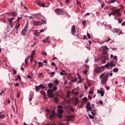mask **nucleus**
<instances>
[{"label": "nucleus", "mask_w": 125, "mask_h": 125, "mask_svg": "<svg viewBox=\"0 0 125 125\" xmlns=\"http://www.w3.org/2000/svg\"><path fill=\"white\" fill-rule=\"evenodd\" d=\"M109 73H106L105 72L103 73L99 76L100 79H102L101 83L102 84H105L107 82L108 78Z\"/></svg>", "instance_id": "obj_1"}, {"label": "nucleus", "mask_w": 125, "mask_h": 125, "mask_svg": "<svg viewBox=\"0 0 125 125\" xmlns=\"http://www.w3.org/2000/svg\"><path fill=\"white\" fill-rule=\"evenodd\" d=\"M105 68L104 66H102L101 67H98L94 69V72L96 73H100L103 72Z\"/></svg>", "instance_id": "obj_2"}, {"label": "nucleus", "mask_w": 125, "mask_h": 125, "mask_svg": "<svg viewBox=\"0 0 125 125\" xmlns=\"http://www.w3.org/2000/svg\"><path fill=\"white\" fill-rule=\"evenodd\" d=\"M28 24L27 23L23 29L22 30L21 34L22 35L24 36L26 34L28 27Z\"/></svg>", "instance_id": "obj_3"}, {"label": "nucleus", "mask_w": 125, "mask_h": 125, "mask_svg": "<svg viewBox=\"0 0 125 125\" xmlns=\"http://www.w3.org/2000/svg\"><path fill=\"white\" fill-rule=\"evenodd\" d=\"M109 50L107 47L106 45L104 46L102 48V53L104 55L106 54L107 51Z\"/></svg>", "instance_id": "obj_4"}, {"label": "nucleus", "mask_w": 125, "mask_h": 125, "mask_svg": "<svg viewBox=\"0 0 125 125\" xmlns=\"http://www.w3.org/2000/svg\"><path fill=\"white\" fill-rule=\"evenodd\" d=\"M90 103L88 102H87L86 104V108H87V110L88 111H91V109L94 108V104H93L92 105L93 107H92L91 106H90Z\"/></svg>", "instance_id": "obj_5"}, {"label": "nucleus", "mask_w": 125, "mask_h": 125, "mask_svg": "<svg viewBox=\"0 0 125 125\" xmlns=\"http://www.w3.org/2000/svg\"><path fill=\"white\" fill-rule=\"evenodd\" d=\"M55 12L57 13L60 14H63L64 13L63 11L59 9H57L55 10Z\"/></svg>", "instance_id": "obj_6"}, {"label": "nucleus", "mask_w": 125, "mask_h": 125, "mask_svg": "<svg viewBox=\"0 0 125 125\" xmlns=\"http://www.w3.org/2000/svg\"><path fill=\"white\" fill-rule=\"evenodd\" d=\"M33 24L35 26H38L40 25L42 23L39 21H35L33 22Z\"/></svg>", "instance_id": "obj_7"}, {"label": "nucleus", "mask_w": 125, "mask_h": 125, "mask_svg": "<svg viewBox=\"0 0 125 125\" xmlns=\"http://www.w3.org/2000/svg\"><path fill=\"white\" fill-rule=\"evenodd\" d=\"M36 2L40 6L42 7H44L45 6V5L43 3L39 0L36 1Z\"/></svg>", "instance_id": "obj_8"}, {"label": "nucleus", "mask_w": 125, "mask_h": 125, "mask_svg": "<svg viewBox=\"0 0 125 125\" xmlns=\"http://www.w3.org/2000/svg\"><path fill=\"white\" fill-rule=\"evenodd\" d=\"M49 118L50 119H52L54 117L55 115V113L54 111H52L49 114Z\"/></svg>", "instance_id": "obj_9"}, {"label": "nucleus", "mask_w": 125, "mask_h": 125, "mask_svg": "<svg viewBox=\"0 0 125 125\" xmlns=\"http://www.w3.org/2000/svg\"><path fill=\"white\" fill-rule=\"evenodd\" d=\"M112 10L113 11V12H114L115 14L117 13V12H119L120 10V9H117L114 8L113 7H112Z\"/></svg>", "instance_id": "obj_10"}, {"label": "nucleus", "mask_w": 125, "mask_h": 125, "mask_svg": "<svg viewBox=\"0 0 125 125\" xmlns=\"http://www.w3.org/2000/svg\"><path fill=\"white\" fill-rule=\"evenodd\" d=\"M112 32L114 33H116L118 34L119 31V29L115 28H113L111 30Z\"/></svg>", "instance_id": "obj_11"}, {"label": "nucleus", "mask_w": 125, "mask_h": 125, "mask_svg": "<svg viewBox=\"0 0 125 125\" xmlns=\"http://www.w3.org/2000/svg\"><path fill=\"white\" fill-rule=\"evenodd\" d=\"M97 93L98 94H100L101 96H103L104 94V91L102 90L100 91L99 89L97 90Z\"/></svg>", "instance_id": "obj_12"}, {"label": "nucleus", "mask_w": 125, "mask_h": 125, "mask_svg": "<svg viewBox=\"0 0 125 125\" xmlns=\"http://www.w3.org/2000/svg\"><path fill=\"white\" fill-rule=\"evenodd\" d=\"M75 32V25H73L72 28L71 32L72 34H74Z\"/></svg>", "instance_id": "obj_13"}, {"label": "nucleus", "mask_w": 125, "mask_h": 125, "mask_svg": "<svg viewBox=\"0 0 125 125\" xmlns=\"http://www.w3.org/2000/svg\"><path fill=\"white\" fill-rule=\"evenodd\" d=\"M42 85V84H40V85L36 86L35 87V89L37 91V92H38L40 89L41 88V86Z\"/></svg>", "instance_id": "obj_14"}, {"label": "nucleus", "mask_w": 125, "mask_h": 125, "mask_svg": "<svg viewBox=\"0 0 125 125\" xmlns=\"http://www.w3.org/2000/svg\"><path fill=\"white\" fill-rule=\"evenodd\" d=\"M53 92L52 89H49L47 91V93L48 95L52 94V93Z\"/></svg>", "instance_id": "obj_15"}, {"label": "nucleus", "mask_w": 125, "mask_h": 125, "mask_svg": "<svg viewBox=\"0 0 125 125\" xmlns=\"http://www.w3.org/2000/svg\"><path fill=\"white\" fill-rule=\"evenodd\" d=\"M40 33V32H39L37 31H35L34 32L33 34L35 36H39Z\"/></svg>", "instance_id": "obj_16"}, {"label": "nucleus", "mask_w": 125, "mask_h": 125, "mask_svg": "<svg viewBox=\"0 0 125 125\" xmlns=\"http://www.w3.org/2000/svg\"><path fill=\"white\" fill-rule=\"evenodd\" d=\"M75 117V116L73 115H72L68 116V118H69V120H72Z\"/></svg>", "instance_id": "obj_17"}, {"label": "nucleus", "mask_w": 125, "mask_h": 125, "mask_svg": "<svg viewBox=\"0 0 125 125\" xmlns=\"http://www.w3.org/2000/svg\"><path fill=\"white\" fill-rule=\"evenodd\" d=\"M35 51L33 50L31 54V57H34L35 54Z\"/></svg>", "instance_id": "obj_18"}, {"label": "nucleus", "mask_w": 125, "mask_h": 125, "mask_svg": "<svg viewBox=\"0 0 125 125\" xmlns=\"http://www.w3.org/2000/svg\"><path fill=\"white\" fill-rule=\"evenodd\" d=\"M83 100L84 103H85L88 100V99L86 97H85L83 98Z\"/></svg>", "instance_id": "obj_19"}, {"label": "nucleus", "mask_w": 125, "mask_h": 125, "mask_svg": "<svg viewBox=\"0 0 125 125\" xmlns=\"http://www.w3.org/2000/svg\"><path fill=\"white\" fill-rule=\"evenodd\" d=\"M53 82L56 85H57L59 84V81L56 79L53 81Z\"/></svg>", "instance_id": "obj_20"}, {"label": "nucleus", "mask_w": 125, "mask_h": 125, "mask_svg": "<svg viewBox=\"0 0 125 125\" xmlns=\"http://www.w3.org/2000/svg\"><path fill=\"white\" fill-rule=\"evenodd\" d=\"M42 55L44 57H46L47 55V53L44 51H42Z\"/></svg>", "instance_id": "obj_21"}, {"label": "nucleus", "mask_w": 125, "mask_h": 125, "mask_svg": "<svg viewBox=\"0 0 125 125\" xmlns=\"http://www.w3.org/2000/svg\"><path fill=\"white\" fill-rule=\"evenodd\" d=\"M2 113L1 112H0V118L2 119L5 117V116L4 115H1Z\"/></svg>", "instance_id": "obj_22"}, {"label": "nucleus", "mask_w": 125, "mask_h": 125, "mask_svg": "<svg viewBox=\"0 0 125 125\" xmlns=\"http://www.w3.org/2000/svg\"><path fill=\"white\" fill-rule=\"evenodd\" d=\"M118 69L117 68H115L113 69V71L114 72L116 73L118 71Z\"/></svg>", "instance_id": "obj_23"}, {"label": "nucleus", "mask_w": 125, "mask_h": 125, "mask_svg": "<svg viewBox=\"0 0 125 125\" xmlns=\"http://www.w3.org/2000/svg\"><path fill=\"white\" fill-rule=\"evenodd\" d=\"M53 85V84L52 83H49L48 84V87L50 88H51Z\"/></svg>", "instance_id": "obj_24"}, {"label": "nucleus", "mask_w": 125, "mask_h": 125, "mask_svg": "<svg viewBox=\"0 0 125 125\" xmlns=\"http://www.w3.org/2000/svg\"><path fill=\"white\" fill-rule=\"evenodd\" d=\"M20 25V24L19 23H18L16 24V26L15 28L16 29V30H17L18 29V28L19 27V26Z\"/></svg>", "instance_id": "obj_25"}, {"label": "nucleus", "mask_w": 125, "mask_h": 125, "mask_svg": "<svg viewBox=\"0 0 125 125\" xmlns=\"http://www.w3.org/2000/svg\"><path fill=\"white\" fill-rule=\"evenodd\" d=\"M59 100V98L57 97H56L54 98V101L55 103H57Z\"/></svg>", "instance_id": "obj_26"}, {"label": "nucleus", "mask_w": 125, "mask_h": 125, "mask_svg": "<svg viewBox=\"0 0 125 125\" xmlns=\"http://www.w3.org/2000/svg\"><path fill=\"white\" fill-rule=\"evenodd\" d=\"M12 14L14 17L16 16L17 15V13L16 12H14L12 13Z\"/></svg>", "instance_id": "obj_27"}, {"label": "nucleus", "mask_w": 125, "mask_h": 125, "mask_svg": "<svg viewBox=\"0 0 125 125\" xmlns=\"http://www.w3.org/2000/svg\"><path fill=\"white\" fill-rule=\"evenodd\" d=\"M63 112V111L62 110H61L60 109H59L58 110V114H62Z\"/></svg>", "instance_id": "obj_28"}, {"label": "nucleus", "mask_w": 125, "mask_h": 125, "mask_svg": "<svg viewBox=\"0 0 125 125\" xmlns=\"http://www.w3.org/2000/svg\"><path fill=\"white\" fill-rule=\"evenodd\" d=\"M38 63L39 64L38 65L39 67H41L42 66V62H39Z\"/></svg>", "instance_id": "obj_29"}, {"label": "nucleus", "mask_w": 125, "mask_h": 125, "mask_svg": "<svg viewBox=\"0 0 125 125\" xmlns=\"http://www.w3.org/2000/svg\"><path fill=\"white\" fill-rule=\"evenodd\" d=\"M41 94H42L45 95V92L43 90H42L41 91Z\"/></svg>", "instance_id": "obj_30"}, {"label": "nucleus", "mask_w": 125, "mask_h": 125, "mask_svg": "<svg viewBox=\"0 0 125 125\" xmlns=\"http://www.w3.org/2000/svg\"><path fill=\"white\" fill-rule=\"evenodd\" d=\"M57 89V87L56 86H55L53 87L52 89L53 91H55V90H56Z\"/></svg>", "instance_id": "obj_31"}, {"label": "nucleus", "mask_w": 125, "mask_h": 125, "mask_svg": "<svg viewBox=\"0 0 125 125\" xmlns=\"http://www.w3.org/2000/svg\"><path fill=\"white\" fill-rule=\"evenodd\" d=\"M57 108L58 109H62L63 108V106L62 105H59L57 106Z\"/></svg>", "instance_id": "obj_32"}, {"label": "nucleus", "mask_w": 125, "mask_h": 125, "mask_svg": "<svg viewBox=\"0 0 125 125\" xmlns=\"http://www.w3.org/2000/svg\"><path fill=\"white\" fill-rule=\"evenodd\" d=\"M110 66V63H108L106 64L104 66V67H108Z\"/></svg>", "instance_id": "obj_33"}, {"label": "nucleus", "mask_w": 125, "mask_h": 125, "mask_svg": "<svg viewBox=\"0 0 125 125\" xmlns=\"http://www.w3.org/2000/svg\"><path fill=\"white\" fill-rule=\"evenodd\" d=\"M58 116L59 118H61L62 117V115L61 114H58Z\"/></svg>", "instance_id": "obj_34"}, {"label": "nucleus", "mask_w": 125, "mask_h": 125, "mask_svg": "<svg viewBox=\"0 0 125 125\" xmlns=\"http://www.w3.org/2000/svg\"><path fill=\"white\" fill-rule=\"evenodd\" d=\"M89 117L92 119H94V117L93 116L91 115H89Z\"/></svg>", "instance_id": "obj_35"}, {"label": "nucleus", "mask_w": 125, "mask_h": 125, "mask_svg": "<svg viewBox=\"0 0 125 125\" xmlns=\"http://www.w3.org/2000/svg\"><path fill=\"white\" fill-rule=\"evenodd\" d=\"M89 94H92L94 93V91L93 90L90 91L88 93Z\"/></svg>", "instance_id": "obj_36"}, {"label": "nucleus", "mask_w": 125, "mask_h": 125, "mask_svg": "<svg viewBox=\"0 0 125 125\" xmlns=\"http://www.w3.org/2000/svg\"><path fill=\"white\" fill-rule=\"evenodd\" d=\"M12 70L13 71V74L14 75L15 74L17 73V71H16V70L15 69H12Z\"/></svg>", "instance_id": "obj_37"}, {"label": "nucleus", "mask_w": 125, "mask_h": 125, "mask_svg": "<svg viewBox=\"0 0 125 125\" xmlns=\"http://www.w3.org/2000/svg\"><path fill=\"white\" fill-rule=\"evenodd\" d=\"M46 28L45 29H42L41 30H40V32L41 33V32H42L46 30Z\"/></svg>", "instance_id": "obj_38"}, {"label": "nucleus", "mask_w": 125, "mask_h": 125, "mask_svg": "<svg viewBox=\"0 0 125 125\" xmlns=\"http://www.w3.org/2000/svg\"><path fill=\"white\" fill-rule=\"evenodd\" d=\"M10 22V27L12 28L13 27V25L12 23V22Z\"/></svg>", "instance_id": "obj_39"}, {"label": "nucleus", "mask_w": 125, "mask_h": 125, "mask_svg": "<svg viewBox=\"0 0 125 125\" xmlns=\"http://www.w3.org/2000/svg\"><path fill=\"white\" fill-rule=\"evenodd\" d=\"M88 98L90 100L92 98V96L90 95H88Z\"/></svg>", "instance_id": "obj_40"}, {"label": "nucleus", "mask_w": 125, "mask_h": 125, "mask_svg": "<svg viewBox=\"0 0 125 125\" xmlns=\"http://www.w3.org/2000/svg\"><path fill=\"white\" fill-rule=\"evenodd\" d=\"M48 96L50 98L53 97V94H51L48 95Z\"/></svg>", "instance_id": "obj_41"}, {"label": "nucleus", "mask_w": 125, "mask_h": 125, "mask_svg": "<svg viewBox=\"0 0 125 125\" xmlns=\"http://www.w3.org/2000/svg\"><path fill=\"white\" fill-rule=\"evenodd\" d=\"M82 23L83 25H85L86 24V22L85 21H82Z\"/></svg>", "instance_id": "obj_42"}, {"label": "nucleus", "mask_w": 125, "mask_h": 125, "mask_svg": "<svg viewBox=\"0 0 125 125\" xmlns=\"http://www.w3.org/2000/svg\"><path fill=\"white\" fill-rule=\"evenodd\" d=\"M87 37L89 39L90 38L91 36L90 35L89 33H88L87 34Z\"/></svg>", "instance_id": "obj_43"}, {"label": "nucleus", "mask_w": 125, "mask_h": 125, "mask_svg": "<svg viewBox=\"0 0 125 125\" xmlns=\"http://www.w3.org/2000/svg\"><path fill=\"white\" fill-rule=\"evenodd\" d=\"M110 65L111 67L115 65V64H114L113 63H111L110 64Z\"/></svg>", "instance_id": "obj_44"}, {"label": "nucleus", "mask_w": 125, "mask_h": 125, "mask_svg": "<svg viewBox=\"0 0 125 125\" xmlns=\"http://www.w3.org/2000/svg\"><path fill=\"white\" fill-rule=\"evenodd\" d=\"M118 23H121L122 22V21H123V20H120L119 18L118 19Z\"/></svg>", "instance_id": "obj_45"}, {"label": "nucleus", "mask_w": 125, "mask_h": 125, "mask_svg": "<svg viewBox=\"0 0 125 125\" xmlns=\"http://www.w3.org/2000/svg\"><path fill=\"white\" fill-rule=\"evenodd\" d=\"M70 110L71 111H72L73 112H74V110L73 109V108L72 107H70Z\"/></svg>", "instance_id": "obj_46"}, {"label": "nucleus", "mask_w": 125, "mask_h": 125, "mask_svg": "<svg viewBox=\"0 0 125 125\" xmlns=\"http://www.w3.org/2000/svg\"><path fill=\"white\" fill-rule=\"evenodd\" d=\"M116 0H112L111 1V3H113L115 2Z\"/></svg>", "instance_id": "obj_47"}, {"label": "nucleus", "mask_w": 125, "mask_h": 125, "mask_svg": "<svg viewBox=\"0 0 125 125\" xmlns=\"http://www.w3.org/2000/svg\"><path fill=\"white\" fill-rule=\"evenodd\" d=\"M6 90V89H5L4 90H2V92L0 93V95H1L2 94L4 93L5 90Z\"/></svg>", "instance_id": "obj_48"}, {"label": "nucleus", "mask_w": 125, "mask_h": 125, "mask_svg": "<svg viewBox=\"0 0 125 125\" xmlns=\"http://www.w3.org/2000/svg\"><path fill=\"white\" fill-rule=\"evenodd\" d=\"M77 80L76 78H75L74 80H72L71 81V82H75Z\"/></svg>", "instance_id": "obj_49"}, {"label": "nucleus", "mask_w": 125, "mask_h": 125, "mask_svg": "<svg viewBox=\"0 0 125 125\" xmlns=\"http://www.w3.org/2000/svg\"><path fill=\"white\" fill-rule=\"evenodd\" d=\"M17 79H18L20 80L21 79V77L19 75H18L17 76Z\"/></svg>", "instance_id": "obj_50"}, {"label": "nucleus", "mask_w": 125, "mask_h": 125, "mask_svg": "<svg viewBox=\"0 0 125 125\" xmlns=\"http://www.w3.org/2000/svg\"><path fill=\"white\" fill-rule=\"evenodd\" d=\"M14 19V18H11L10 19V20L9 22H12V21Z\"/></svg>", "instance_id": "obj_51"}, {"label": "nucleus", "mask_w": 125, "mask_h": 125, "mask_svg": "<svg viewBox=\"0 0 125 125\" xmlns=\"http://www.w3.org/2000/svg\"><path fill=\"white\" fill-rule=\"evenodd\" d=\"M42 22L43 23V24H45L46 23V21H45L44 20H42Z\"/></svg>", "instance_id": "obj_52"}, {"label": "nucleus", "mask_w": 125, "mask_h": 125, "mask_svg": "<svg viewBox=\"0 0 125 125\" xmlns=\"http://www.w3.org/2000/svg\"><path fill=\"white\" fill-rule=\"evenodd\" d=\"M82 80H79V81L77 82V83H81L82 82Z\"/></svg>", "instance_id": "obj_53"}, {"label": "nucleus", "mask_w": 125, "mask_h": 125, "mask_svg": "<svg viewBox=\"0 0 125 125\" xmlns=\"http://www.w3.org/2000/svg\"><path fill=\"white\" fill-rule=\"evenodd\" d=\"M117 56H114V58H113V59L114 60H116L117 59Z\"/></svg>", "instance_id": "obj_54"}, {"label": "nucleus", "mask_w": 125, "mask_h": 125, "mask_svg": "<svg viewBox=\"0 0 125 125\" xmlns=\"http://www.w3.org/2000/svg\"><path fill=\"white\" fill-rule=\"evenodd\" d=\"M116 14L118 16H121V14H120V11L119 12H117V13Z\"/></svg>", "instance_id": "obj_55"}, {"label": "nucleus", "mask_w": 125, "mask_h": 125, "mask_svg": "<svg viewBox=\"0 0 125 125\" xmlns=\"http://www.w3.org/2000/svg\"><path fill=\"white\" fill-rule=\"evenodd\" d=\"M87 39V38L86 36V35H84L83 36V40H85V39Z\"/></svg>", "instance_id": "obj_56"}, {"label": "nucleus", "mask_w": 125, "mask_h": 125, "mask_svg": "<svg viewBox=\"0 0 125 125\" xmlns=\"http://www.w3.org/2000/svg\"><path fill=\"white\" fill-rule=\"evenodd\" d=\"M51 64L53 66H55L56 65L55 64L54 62L51 63Z\"/></svg>", "instance_id": "obj_57"}, {"label": "nucleus", "mask_w": 125, "mask_h": 125, "mask_svg": "<svg viewBox=\"0 0 125 125\" xmlns=\"http://www.w3.org/2000/svg\"><path fill=\"white\" fill-rule=\"evenodd\" d=\"M24 9H26L27 11L28 10V8H27L26 6H24Z\"/></svg>", "instance_id": "obj_58"}, {"label": "nucleus", "mask_w": 125, "mask_h": 125, "mask_svg": "<svg viewBox=\"0 0 125 125\" xmlns=\"http://www.w3.org/2000/svg\"><path fill=\"white\" fill-rule=\"evenodd\" d=\"M113 73L112 72V71H111V73L109 74L110 76H112Z\"/></svg>", "instance_id": "obj_59"}, {"label": "nucleus", "mask_w": 125, "mask_h": 125, "mask_svg": "<svg viewBox=\"0 0 125 125\" xmlns=\"http://www.w3.org/2000/svg\"><path fill=\"white\" fill-rule=\"evenodd\" d=\"M25 62L26 64H28V60H25Z\"/></svg>", "instance_id": "obj_60"}, {"label": "nucleus", "mask_w": 125, "mask_h": 125, "mask_svg": "<svg viewBox=\"0 0 125 125\" xmlns=\"http://www.w3.org/2000/svg\"><path fill=\"white\" fill-rule=\"evenodd\" d=\"M88 71V70H85L84 72V73L85 74H86L87 72Z\"/></svg>", "instance_id": "obj_61"}, {"label": "nucleus", "mask_w": 125, "mask_h": 125, "mask_svg": "<svg viewBox=\"0 0 125 125\" xmlns=\"http://www.w3.org/2000/svg\"><path fill=\"white\" fill-rule=\"evenodd\" d=\"M84 87L85 89H86L88 88V87L86 85H84Z\"/></svg>", "instance_id": "obj_62"}, {"label": "nucleus", "mask_w": 125, "mask_h": 125, "mask_svg": "<svg viewBox=\"0 0 125 125\" xmlns=\"http://www.w3.org/2000/svg\"><path fill=\"white\" fill-rule=\"evenodd\" d=\"M105 88H106V89L107 90H108L110 89L109 87H108V86H106L105 87Z\"/></svg>", "instance_id": "obj_63"}, {"label": "nucleus", "mask_w": 125, "mask_h": 125, "mask_svg": "<svg viewBox=\"0 0 125 125\" xmlns=\"http://www.w3.org/2000/svg\"><path fill=\"white\" fill-rule=\"evenodd\" d=\"M122 26H124V25H125V21L123 22L122 24Z\"/></svg>", "instance_id": "obj_64"}]
</instances>
